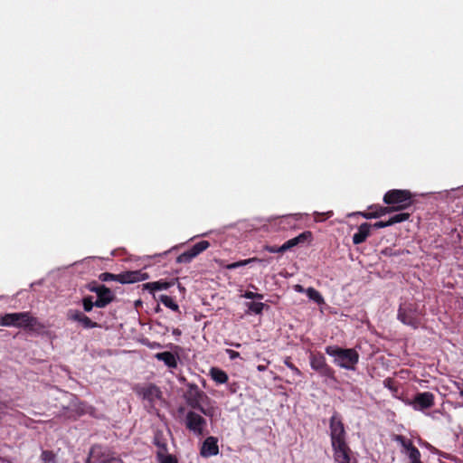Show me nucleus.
<instances>
[{
	"mask_svg": "<svg viewBox=\"0 0 463 463\" xmlns=\"http://www.w3.org/2000/svg\"><path fill=\"white\" fill-rule=\"evenodd\" d=\"M183 397L186 404L193 410L199 411L206 417L213 418L214 416L216 409L213 406H203V403H210L211 399L196 383H186V391L184 392Z\"/></svg>",
	"mask_w": 463,
	"mask_h": 463,
	"instance_id": "obj_1",
	"label": "nucleus"
},
{
	"mask_svg": "<svg viewBox=\"0 0 463 463\" xmlns=\"http://www.w3.org/2000/svg\"><path fill=\"white\" fill-rule=\"evenodd\" d=\"M0 326H14L28 331H40L45 327L37 317H33L29 312L5 314L0 317Z\"/></svg>",
	"mask_w": 463,
	"mask_h": 463,
	"instance_id": "obj_2",
	"label": "nucleus"
},
{
	"mask_svg": "<svg viewBox=\"0 0 463 463\" xmlns=\"http://www.w3.org/2000/svg\"><path fill=\"white\" fill-rule=\"evenodd\" d=\"M326 354L334 357V364L341 368L354 371L359 362V354L354 348H342L337 345H327Z\"/></svg>",
	"mask_w": 463,
	"mask_h": 463,
	"instance_id": "obj_3",
	"label": "nucleus"
},
{
	"mask_svg": "<svg viewBox=\"0 0 463 463\" xmlns=\"http://www.w3.org/2000/svg\"><path fill=\"white\" fill-rule=\"evenodd\" d=\"M383 201L393 212H401L411 207L413 203V194L410 190L392 189L385 193Z\"/></svg>",
	"mask_w": 463,
	"mask_h": 463,
	"instance_id": "obj_4",
	"label": "nucleus"
},
{
	"mask_svg": "<svg viewBox=\"0 0 463 463\" xmlns=\"http://www.w3.org/2000/svg\"><path fill=\"white\" fill-rule=\"evenodd\" d=\"M86 463H124L109 448L94 444L90 449Z\"/></svg>",
	"mask_w": 463,
	"mask_h": 463,
	"instance_id": "obj_5",
	"label": "nucleus"
},
{
	"mask_svg": "<svg viewBox=\"0 0 463 463\" xmlns=\"http://www.w3.org/2000/svg\"><path fill=\"white\" fill-rule=\"evenodd\" d=\"M310 367L318 373L320 376L336 382L335 371L326 363V357L321 353L309 355Z\"/></svg>",
	"mask_w": 463,
	"mask_h": 463,
	"instance_id": "obj_6",
	"label": "nucleus"
},
{
	"mask_svg": "<svg viewBox=\"0 0 463 463\" xmlns=\"http://www.w3.org/2000/svg\"><path fill=\"white\" fill-rule=\"evenodd\" d=\"M398 319L404 325L417 328L420 324L419 313L415 304L403 303L398 309Z\"/></svg>",
	"mask_w": 463,
	"mask_h": 463,
	"instance_id": "obj_7",
	"label": "nucleus"
},
{
	"mask_svg": "<svg viewBox=\"0 0 463 463\" xmlns=\"http://www.w3.org/2000/svg\"><path fill=\"white\" fill-rule=\"evenodd\" d=\"M331 444L346 441V432L341 416L335 411L329 420Z\"/></svg>",
	"mask_w": 463,
	"mask_h": 463,
	"instance_id": "obj_8",
	"label": "nucleus"
},
{
	"mask_svg": "<svg viewBox=\"0 0 463 463\" xmlns=\"http://www.w3.org/2000/svg\"><path fill=\"white\" fill-rule=\"evenodd\" d=\"M206 420L194 411H189L186 413L184 425L185 428L195 434L196 436H203V430L206 426Z\"/></svg>",
	"mask_w": 463,
	"mask_h": 463,
	"instance_id": "obj_9",
	"label": "nucleus"
},
{
	"mask_svg": "<svg viewBox=\"0 0 463 463\" xmlns=\"http://www.w3.org/2000/svg\"><path fill=\"white\" fill-rule=\"evenodd\" d=\"M409 404L415 411L430 409L435 404V396L430 392H417Z\"/></svg>",
	"mask_w": 463,
	"mask_h": 463,
	"instance_id": "obj_10",
	"label": "nucleus"
},
{
	"mask_svg": "<svg viewBox=\"0 0 463 463\" xmlns=\"http://www.w3.org/2000/svg\"><path fill=\"white\" fill-rule=\"evenodd\" d=\"M137 394L142 397L143 400L148 402V406L150 408L155 407V402L157 400L162 399V392L160 389L155 384H148L146 386L141 387L137 391Z\"/></svg>",
	"mask_w": 463,
	"mask_h": 463,
	"instance_id": "obj_11",
	"label": "nucleus"
},
{
	"mask_svg": "<svg viewBox=\"0 0 463 463\" xmlns=\"http://www.w3.org/2000/svg\"><path fill=\"white\" fill-rule=\"evenodd\" d=\"M336 463H350L352 450L346 441L331 444Z\"/></svg>",
	"mask_w": 463,
	"mask_h": 463,
	"instance_id": "obj_12",
	"label": "nucleus"
},
{
	"mask_svg": "<svg viewBox=\"0 0 463 463\" xmlns=\"http://www.w3.org/2000/svg\"><path fill=\"white\" fill-rule=\"evenodd\" d=\"M67 318L71 321L79 322L82 327L86 329L100 327L99 324L92 321L84 313L77 309H70L67 313Z\"/></svg>",
	"mask_w": 463,
	"mask_h": 463,
	"instance_id": "obj_13",
	"label": "nucleus"
},
{
	"mask_svg": "<svg viewBox=\"0 0 463 463\" xmlns=\"http://www.w3.org/2000/svg\"><path fill=\"white\" fill-rule=\"evenodd\" d=\"M96 295L97 298L94 304L95 307L99 308L106 307L116 299L115 293L105 285H102L101 289L97 290Z\"/></svg>",
	"mask_w": 463,
	"mask_h": 463,
	"instance_id": "obj_14",
	"label": "nucleus"
},
{
	"mask_svg": "<svg viewBox=\"0 0 463 463\" xmlns=\"http://www.w3.org/2000/svg\"><path fill=\"white\" fill-rule=\"evenodd\" d=\"M387 213H392V209L389 206H382L379 204H373L369 206L367 212L356 213V214H359L365 219H376Z\"/></svg>",
	"mask_w": 463,
	"mask_h": 463,
	"instance_id": "obj_15",
	"label": "nucleus"
},
{
	"mask_svg": "<svg viewBox=\"0 0 463 463\" xmlns=\"http://www.w3.org/2000/svg\"><path fill=\"white\" fill-rule=\"evenodd\" d=\"M219 453L218 439L213 436L207 437L203 442L200 454L203 458L216 456Z\"/></svg>",
	"mask_w": 463,
	"mask_h": 463,
	"instance_id": "obj_16",
	"label": "nucleus"
},
{
	"mask_svg": "<svg viewBox=\"0 0 463 463\" xmlns=\"http://www.w3.org/2000/svg\"><path fill=\"white\" fill-rule=\"evenodd\" d=\"M118 282L122 284L135 283L146 280L149 278L147 273H143L141 270L125 271L118 274Z\"/></svg>",
	"mask_w": 463,
	"mask_h": 463,
	"instance_id": "obj_17",
	"label": "nucleus"
},
{
	"mask_svg": "<svg viewBox=\"0 0 463 463\" xmlns=\"http://www.w3.org/2000/svg\"><path fill=\"white\" fill-rule=\"evenodd\" d=\"M372 224L364 222L358 227L357 232L353 236V243L354 245L361 244L366 241L371 234Z\"/></svg>",
	"mask_w": 463,
	"mask_h": 463,
	"instance_id": "obj_18",
	"label": "nucleus"
},
{
	"mask_svg": "<svg viewBox=\"0 0 463 463\" xmlns=\"http://www.w3.org/2000/svg\"><path fill=\"white\" fill-rule=\"evenodd\" d=\"M153 444L157 448L156 453H165L168 451L167 439L163 430H156L154 433Z\"/></svg>",
	"mask_w": 463,
	"mask_h": 463,
	"instance_id": "obj_19",
	"label": "nucleus"
},
{
	"mask_svg": "<svg viewBox=\"0 0 463 463\" xmlns=\"http://www.w3.org/2000/svg\"><path fill=\"white\" fill-rule=\"evenodd\" d=\"M312 238V232L309 231L304 232L300 233L298 236L292 238L288 241H287L284 244H282V249L288 250L292 249L293 247L304 243L307 240Z\"/></svg>",
	"mask_w": 463,
	"mask_h": 463,
	"instance_id": "obj_20",
	"label": "nucleus"
},
{
	"mask_svg": "<svg viewBox=\"0 0 463 463\" xmlns=\"http://www.w3.org/2000/svg\"><path fill=\"white\" fill-rule=\"evenodd\" d=\"M155 357L158 361L164 362L165 364L169 368L175 369L178 365L177 356L171 352L165 351V352L157 353L155 354Z\"/></svg>",
	"mask_w": 463,
	"mask_h": 463,
	"instance_id": "obj_21",
	"label": "nucleus"
},
{
	"mask_svg": "<svg viewBox=\"0 0 463 463\" xmlns=\"http://www.w3.org/2000/svg\"><path fill=\"white\" fill-rule=\"evenodd\" d=\"M175 284L174 281L157 280L154 282H148L143 285L144 289H147L150 292L157 290H165Z\"/></svg>",
	"mask_w": 463,
	"mask_h": 463,
	"instance_id": "obj_22",
	"label": "nucleus"
},
{
	"mask_svg": "<svg viewBox=\"0 0 463 463\" xmlns=\"http://www.w3.org/2000/svg\"><path fill=\"white\" fill-rule=\"evenodd\" d=\"M211 378L218 384H223L228 382V374L218 367H212L210 369Z\"/></svg>",
	"mask_w": 463,
	"mask_h": 463,
	"instance_id": "obj_23",
	"label": "nucleus"
},
{
	"mask_svg": "<svg viewBox=\"0 0 463 463\" xmlns=\"http://www.w3.org/2000/svg\"><path fill=\"white\" fill-rule=\"evenodd\" d=\"M261 261L262 260L260 259H259L257 257H253V258H250V259H246V260H239L236 262L228 263V264L223 265L222 267L226 269H235L249 265L253 262H261Z\"/></svg>",
	"mask_w": 463,
	"mask_h": 463,
	"instance_id": "obj_24",
	"label": "nucleus"
},
{
	"mask_svg": "<svg viewBox=\"0 0 463 463\" xmlns=\"http://www.w3.org/2000/svg\"><path fill=\"white\" fill-rule=\"evenodd\" d=\"M210 247V242L208 241H200L197 243L194 244L189 250L192 254L196 257L205 250Z\"/></svg>",
	"mask_w": 463,
	"mask_h": 463,
	"instance_id": "obj_25",
	"label": "nucleus"
},
{
	"mask_svg": "<svg viewBox=\"0 0 463 463\" xmlns=\"http://www.w3.org/2000/svg\"><path fill=\"white\" fill-rule=\"evenodd\" d=\"M306 294L309 298V299L313 300L318 305L325 303L324 298L322 297L320 292L312 287L306 289Z\"/></svg>",
	"mask_w": 463,
	"mask_h": 463,
	"instance_id": "obj_26",
	"label": "nucleus"
},
{
	"mask_svg": "<svg viewBox=\"0 0 463 463\" xmlns=\"http://www.w3.org/2000/svg\"><path fill=\"white\" fill-rule=\"evenodd\" d=\"M156 459L158 463H178V459L175 455L169 454L168 451L165 453H156Z\"/></svg>",
	"mask_w": 463,
	"mask_h": 463,
	"instance_id": "obj_27",
	"label": "nucleus"
},
{
	"mask_svg": "<svg viewBox=\"0 0 463 463\" xmlns=\"http://www.w3.org/2000/svg\"><path fill=\"white\" fill-rule=\"evenodd\" d=\"M159 300L168 308L173 311H178L179 306L174 301V299L167 295H161Z\"/></svg>",
	"mask_w": 463,
	"mask_h": 463,
	"instance_id": "obj_28",
	"label": "nucleus"
},
{
	"mask_svg": "<svg viewBox=\"0 0 463 463\" xmlns=\"http://www.w3.org/2000/svg\"><path fill=\"white\" fill-rule=\"evenodd\" d=\"M410 217H411V213H397V214L392 216L391 218H389V223L392 226L393 224L408 221L410 219Z\"/></svg>",
	"mask_w": 463,
	"mask_h": 463,
	"instance_id": "obj_29",
	"label": "nucleus"
},
{
	"mask_svg": "<svg viewBox=\"0 0 463 463\" xmlns=\"http://www.w3.org/2000/svg\"><path fill=\"white\" fill-rule=\"evenodd\" d=\"M41 459L43 463H56V455L52 450H43Z\"/></svg>",
	"mask_w": 463,
	"mask_h": 463,
	"instance_id": "obj_30",
	"label": "nucleus"
},
{
	"mask_svg": "<svg viewBox=\"0 0 463 463\" xmlns=\"http://www.w3.org/2000/svg\"><path fill=\"white\" fill-rule=\"evenodd\" d=\"M284 364L292 371L295 376L301 377L303 375L302 372L291 362L290 356L284 358Z\"/></svg>",
	"mask_w": 463,
	"mask_h": 463,
	"instance_id": "obj_31",
	"label": "nucleus"
},
{
	"mask_svg": "<svg viewBox=\"0 0 463 463\" xmlns=\"http://www.w3.org/2000/svg\"><path fill=\"white\" fill-rule=\"evenodd\" d=\"M93 298H94L92 296H86L82 298L81 302L83 310L85 312H90L92 308L95 307V301L93 300Z\"/></svg>",
	"mask_w": 463,
	"mask_h": 463,
	"instance_id": "obj_32",
	"label": "nucleus"
},
{
	"mask_svg": "<svg viewBox=\"0 0 463 463\" xmlns=\"http://www.w3.org/2000/svg\"><path fill=\"white\" fill-rule=\"evenodd\" d=\"M195 257L192 254V252L187 250H185L184 252H183L182 254H180L177 258H176V262L177 263H189L191 262Z\"/></svg>",
	"mask_w": 463,
	"mask_h": 463,
	"instance_id": "obj_33",
	"label": "nucleus"
},
{
	"mask_svg": "<svg viewBox=\"0 0 463 463\" xmlns=\"http://www.w3.org/2000/svg\"><path fill=\"white\" fill-rule=\"evenodd\" d=\"M248 307L251 312L259 315V314H261V312L265 307V304L262 302H250V303H249Z\"/></svg>",
	"mask_w": 463,
	"mask_h": 463,
	"instance_id": "obj_34",
	"label": "nucleus"
},
{
	"mask_svg": "<svg viewBox=\"0 0 463 463\" xmlns=\"http://www.w3.org/2000/svg\"><path fill=\"white\" fill-rule=\"evenodd\" d=\"M118 274L116 275V274H112V273H109V272H103L101 274H99V280L101 281H111V280H114V281H118Z\"/></svg>",
	"mask_w": 463,
	"mask_h": 463,
	"instance_id": "obj_35",
	"label": "nucleus"
},
{
	"mask_svg": "<svg viewBox=\"0 0 463 463\" xmlns=\"http://www.w3.org/2000/svg\"><path fill=\"white\" fill-rule=\"evenodd\" d=\"M264 250L270 253H284V252H286V250L282 249V245L281 246L266 245L264 247Z\"/></svg>",
	"mask_w": 463,
	"mask_h": 463,
	"instance_id": "obj_36",
	"label": "nucleus"
},
{
	"mask_svg": "<svg viewBox=\"0 0 463 463\" xmlns=\"http://www.w3.org/2000/svg\"><path fill=\"white\" fill-rule=\"evenodd\" d=\"M243 297L248 299H262L263 298L262 294L255 293L252 291H246L244 293Z\"/></svg>",
	"mask_w": 463,
	"mask_h": 463,
	"instance_id": "obj_37",
	"label": "nucleus"
},
{
	"mask_svg": "<svg viewBox=\"0 0 463 463\" xmlns=\"http://www.w3.org/2000/svg\"><path fill=\"white\" fill-rule=\"evenodd\" d=\"M102 285L103 284H99L96 281H92L90 283H89L87 285V288L90 291V292H94V293H97V290L98 289H101L102 288Z\"/></svg>",
	"mask_w": 463,
	"mask_h": 463,
	"instance_id": "obj_38",
	"label": "nucleus"
},
{
	"mask_svg": "<svg viewBox=\"0 0 463 463\" xmlns=\"http://www.w3.org/2000/svg\"><path fill=\"white\" fill-rule=\"evenodd\" d=\"M388 226H391V224L389 223V220L388 221H379L372 225V227H373L375 229H382V228H385Z\"/></svg>",
	"mask_w": 463,
	"mask_h": 463,
	"instance_id": "obj_39",
	"label": "nucleus"
},
{
	"mask_svg": "<svg viewBox=\"0 0 463 463\" xmlns=\"http://www.w3.org/2000/svg\"><path fill=\"white\" fill-rule=\"evenodd\" d=\"M225 352L229 355L231 360H234L240 357V353L232 349H226Z\"/></svg>",
	"mask_w": 463,
	"mask_h": 463,
	"instance_id": "obj_40",
	"label": "nucleus"
},
{
	"mask_svg": "<svg viewBox=\"0 0 463 463\" xmlns=\"http://www.w3.org/2000/svg\"><path fill=\"white\" fill-rule=\"evenodd\" d=\"M383 254L385 255H396V253L392 252V249H390V248H386L383 251Z\"/></svg>",
	"mask_w": 463,
	"mask_h": 463,
	"instance_id": "obj_41",
	"label": "nucleus"
},
{
	"mask_svg": "<svg viewBox=\"0 0 463 463\" xmlns=\"http://www.w3.org/2000/svg\"><path fill=\"white\" fill-rule=\"evenodd\" d=\"M295 290L299 293L306 292V289L301 285H296Z\"/></svg>",
	"mask_w": 463,
	"mask_h": 463,
	"instance_id": "obj_42",
	"label": "nucleus"
},
{
	"mask_svg": "<svg viewBox=\"0 0 463 463\" xmlns=\"http://www.w3.org/2000/svg\"><path fill=\"white\" fill-rule=\"evenodd\" d=\"M257 370L259 372H264L267 370V365H264V364H259L257 365Z\"/></svg>",
	"mask_w": 463,
	"mask_h": 463,
	"instance_id": "obj_43",
	"label": "nucleus"
},
{
	"mask_svg": "<svg viewBox=\"0 0 463 463\" xmlns=\"http://www.w3.org/2000/svg\"><path fill=\"white\" fill-rule=\"evenodd\" d=\"M173 334H174V335H181V331H180L179 329H175V330L173 331Z\"/></svg>",
	"mask_w": 463,
	"mask_h": 463,
	"instance_id": "obj_44",
	"label": "nucleus"
},
{
	"mask_svg": "<svg viewBox=\"0 0 463 463\" xmlns=\"http://www.w3.org/2000/svg\"><path fill=\"white\" fill-rule=\"evenodd\" d=\"M180 381H181V382H183V383H185V382H186V379H185L184 377H182V378L180 379Z\"/></svg>",
	"mask_w": 463,
	"mask_h": 463,
	"instance_id": "obj_45",
	"label": "nucleus"
},
{
	"mask_svg": "<svg viewBox=\"0 0 463 463\" xmlns=\"http://www.w3.org/2000/svg\"><path fill=\"white\" fill-rule=\"evenodd\" d=\"M234 346H236V347H240V346H241V345H240V344H235V345H234Z\"/></svg>",
	"mask_w": 463,
	"mask_h": 463,
	"instance_id": "obj_46",
	"label": "nucleus"
},
{
	"mask_svg": "<svg viewBox=\"0 0 463 463\" xmlns=\"http://www.w3.org/2000/svg\"><path fill=\"white\" fill-rule=\"evenodd\" d=\"M459 393H460V396H462V397H463V389L460 391V392H459Z\"/></svg>",
	"mask_w": 463,
	"mask_h": 463,
	"instance_id": "obj_47",
	"label": "nucleus"
}]
</instances>
